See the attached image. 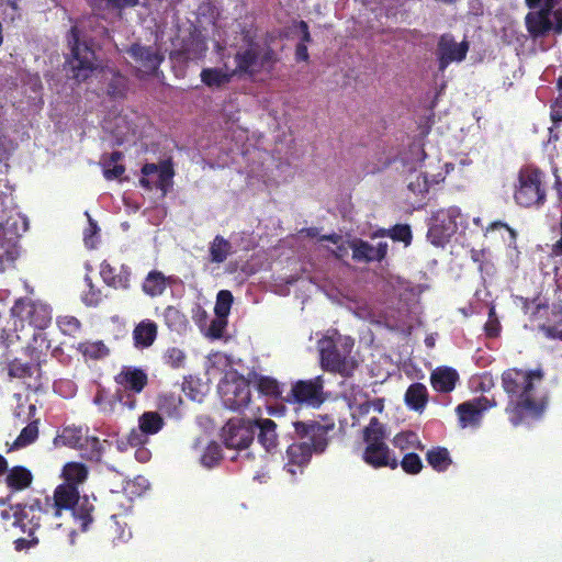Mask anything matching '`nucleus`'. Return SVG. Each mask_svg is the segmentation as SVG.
I'll return each instance as SVG.
<instances>
[{"label":"nucleus","mask_w":562,"mask_h":562,"mask_svg":"<svg viewBox=\"0 0 562 562\" xmlns=\"http://www.w3.org/2000/svg\"><path fill=\"white\" fill-rule=\"evenodd\" d=\"M551 318L548 323L538 326V330L550 340L562 341V304H552L550 308Z\"/></svg>","instance_id":"obj_28"},{"label":"nucleus","mask_w":562,"mask_h":562,"mask_svg":"<svg viewBox=\"0 0 562 562\" xmlns=\"http://www.w3.org/2000/svg\"><path fill=\"white\" fill-rule=\"evenodd\" d=\"M100 276L103 282L115 290H128L131 288L132 271L130 267L122 265L116 271L109 262L103 261L100 266Z\"/></svg>","instance_id":"obj_22"},{"label":"nucleus","mask_w":562,"mask_h":562,"mask_svg":"<svg viewBox=\"0 0 562 562\" xmlns=\"http://www.w3.org/2000/svg\"><path fill=\"white\" fill-rule=\"evenodd\" d=\"M128 79L119 71H111L106 83V94L113 100H122L126 97Z\"/></svg>","instance_id":"obj_37"},{"label":"nucleus","mask_w":562,"mask_h":562,"mask_svg":"<svg viewBox=\"0 0 562 562\" xmlns=\"http://www.w3.org/2000/svg\"><path fill=\"white\" fill-rule=\"evenodd\" d=\"M136 450H135V459L140 462V463H146L150 460V457H151V453L150 451L144 447V445L142 446H136Z\"/></svg>","instance_id":"obj_63"},{"label":"nucleus","mask_w":562,"mask_h":562,"mask_svg":"<svg viewBox=\"0 0 562 562\" xmlns=\"http://www.w3.org/2000/svg\"><path fill=\"white\" fill-rule=\"evenodd\" d=\"M38 437V426L37 422H32L27 426H25L18 438L13 441L8 451L16 450L24 448L31 443H33Z\"/></svg>","instance_id":"obj_41"},{"label":"nucleus","mask_w":562,"mask_h":562,"mask_svg":"<svg viewBox=\"0 0 562 562\" xmlns=\"http://www.w3.org/2000/svg\"><path fill=\"white\" fill-rule=\"evenodd\" d=\"M461 211L458 206L438 211L428 228V240L437 247H443L457 233L461 224Z\"/></svg>","instance_id":"obj_12"},{"label":"nucleus","mask_w":562,"mask_h":562,"mask_svg":"<svg viewBox=\"0 0 562 562\" xmlns=\"http://www.w3.org/2000/svg\"><path fill=\"white\" fill-rule=\"evenodd\" d=\"M82 459L99 462L103 454V443L95 436H86L81 442V448L77 449Z\"/></svg>","instance_id":"obj_36"},{"label":"nucleus","mask_w":562,"mask_h":562,"mask_svg":"<svg viewBox=\"0 0 562 562\" xmlns=\"http://www.w3.org/2000/svg\"><path fill=\"white\" fill-rule=\"evenodd\" d=\"M201 81L209 88H221L232 81L236 75L234 70L224 71L221 68H204L201 74Z\"/></svg>","instance_id":"obj_31"},{"label":"nucleus","mask_w":562,"mask_h":562,"mask_svg":"<svg viewBox=\"0 0 562 562\" xmlns=\"http://www.w3.org/2000/svg\"><path fill=\"white\" fill-rule=\"evenodd\" d=\"M87 291L83 292L81 300L86 306L95 307L103 301L102 291L97 288L89 276L85 277Z\"/></svg>","instance_id":"obj_46"},{"label":"nucleus","mask_w":562,"mask_h":562,"mask_svg":"<svg viewBox=\"0 0 562 562\" xmlns=\"http://www.w3.org/2000/svg\"><path fill=\"white\" fill-rule=\"evenodd\" d=\"M430 187V182L426 175L417 173L411 176L409 182L407 184V189L415 195H424L428 192Z\"/></svg>","instance_id":"obj_53"},{"label":"nucleus","mask_w":562,"mask_h":562,"mask_svg":"<svg viewBox=\"0 0 562 562\" xmlns=\"http://www.w3.org/2000/svg\"><path fill=\"white\" fill-rule=\"evenodd\" d=\"M250 384L252 383L257 392L265 397L280 398L282 396L281 384L279 381L270 375H263L256 371L248 372Z\"/></svg>","instance_id":"obj_25"},{"label":"nucleus","mask_w":562,"mask_h":562,"mask_svg":"<svg viewBox=\"0 0 562 562\" xmlns=\"http://www.w3.org/2000/svg\"><path fill=\"white\" fill-rule=\"evenodd\" d=\"M10 312L11 316L20 324L21 330H24V326L27 324L33 329V341L41 340V345L45 344L46 349L49 348V342L43 333L53 319V308L48 303L27 296L20 297L15 300Z\"/></svg>","instance_id":"obj_6"},{"label":"nucleus","mask_w":562,"mask_h":562,"mask_svg":"<svg viewBox=\"0 0 562 562\" xmlns=\"http://www.w3.org/2000/svg\"><path fill=\"white\" fill-rule=\"evenodd\" d=\"M143 177L139 179L142 188L151 191L154 188L159 189L165 195L170 186L175 171L170 161H162L159 165L146 162L142 169Z\"/></svg>","instance_id":"obj_16"},{"label":"nucleus","mask_w":562,"mask_h":562,"mask_svg":"<svg viewBox=\"0 0 562 562\" xmlns=\"http://www.w3.org/2000/svg\"><path fill=\"white\" fill-rule=\"evenodd\" d=\"M355 340L349 336H341L337 331L334 336H324L317 341L319 363L323 370L339 374L344 378L353 375L358 368L357 360L351 356Z\"/></svg>","instance_id":"obj_4"},{"label":"nucleus","mask_w":562,"mask_h":562,"mask_svg":"<svg viewBox=\"0 0 562 562\" xmlns=\"http://www.w3.org/2000/svg\"><path fill=\"white\" fill-rule=\"evenodd\" d=\"M496 406V402L485 396H479L463 402L456 407L459 425L461 428L477 427L481 424L483 413L488 408Z\"/></svg>","instance_id":"obj_18"},{"label":"nucleus","mask_w":562,"mask_h":562,"mask_svg":"<svg viewBox=\"0 0 562 562\" xmlns=\"http://www.w3.org/2000/svg\"><path fill=\"white\" fill-rule=\"evenodd\" d=\"M126 53L136 64L139 65V70L147 76L156 75L165 59L164 54L160 53L158 48L154 46H144L139 43L132 44L126 49Z\"/></svg>","instance_id":"obj_19"},{"label":"nucleus","mask_w":562,"mask_h":562,"mask_svg":"<svg viewBox=\"0 0 562 562\" xmlns=\"http://www.w3.org/2000/svg\"><path fill=\"white\" fill-rule=\"evenodd\" d=\"M136 394L137 393H133L132 391L120 389L115 392L114 400L122 406L134 409L137 405Z\"/></svg>","instance_id":"obj_57"},{"label":"nucleus","mask_w":562,"mask_h":562,"mask_svg":"<svg viewBox=\"0 0 562 562\" xmlns=\"http://www.w3.org/2000/svg\"><path fill=\"white\" fill-rule=\"evenodd\" d=\"M49 517L59 518L64 512H71L75 522L81 531H87L93 522L94 505L88 496H80L78 486L61 483L54 490L53 496L42 501Z\"/></svg>","instance_id":"obj_3"},{"label":"nucleus","mask_w":562,"mask_h":562,"mask_svg":"<svg viewBox=\"0 0 562 562\" xmlns=\"http://www.w3.org/2000/svg\"><path fill=\"white\" fill-rule=\"evenodd\" d=\"M67 42L71 52L69 64L72 76L79 82L85 81L95 69V53L87 42L80 41V31L77 25L68 31Z\"/></svg>","instance_id":"obj_11"},{"label":"nucleus","mask_w":562,"mask_h":562,"mask_svg":"<svg viewBox=\"0 0 562 562\" xmlns=\"http://www.w3.org/2000/svg\"><path fill=\"white\" fill-rule=\"evenodd\" d=\"M87 434L81 427L66 426L61 432L54 438L55 447L81 448V442Z\"/></svg>","instance_id":"obj_30"},{"label":"nucleus","mask_w":562,"mask_h":562,"mask_svg":"<svg viewBox=\"0 0 562 562\" xmlns=\"http://www.w3.org/2000/svg\"><path fill=\"white\" fill-rule=\"evenodd\" d=\"M459 381V373L451 367H438L430 374V383L435 391L450 393Z\"/></svg>","instance_id":"obj_24"},{"label":"nucleus","mask_w":562,"mask_h":562,"mask_svg":"<svg viewBox=\"0 0 562 562\" xmlns=\"http://www.w3.org/2000/svg\"><path fill=\"white\" fill-rule=\"evenodd\" d=\"M543 372L540 369H507L502 373V386L508 395L506 413L514 426L521 424L527 417L538 418L546 408L544 398L536 395V382H541Z\"/></svg>","instance_id":"obj_1"},{"label":"nucleus","mask_w":562,"mask_h":562,"mask_svg":"<svg viewBox=\"0 0 562 562\" xmlns=\"http://www.w3.org/2000/svg\"><path fill=\"white\" fill-rule=\"evenodd\" d=\"M10 510H13V526L19 527L29 537L34 536L44 517H49L40 498H34L26 504L19 503Z\"/></svg>","instance_id":"obj_14"},{"label":"nucleus","mask_w":562,"mask_h":562,"mask_svg":"<svg viewBox=\"0 0 562 562\" xmlns=\"http://www.w3.org/2000/svg\"><path fill=\"white\" fill-rule=\"evenodd\" d=\"M310 58L307 45L304 43H297L295 47V59L296 61H307Z\"/></svg>","instance_id":"obj_64"},{"label":"nucleus","mask_w":562,"mask_h":562,"mask_svg":"<svg viewBox=\"0 0 562 562\" xmlns=\"http://www.w3.org/2000/svg\"><path fill=\"white\" fill-rule=\"evenodd\" d=\"M222 459L223 454L220 443H217L216 441H211L206 446L203 454L201 456V463L205 468L211 469L218 465Z\"/></svg>","instance_id":"obj_45"},{"label":"nucleus","mask_w":562,"mask_h":562,"mask_svg":"<svg viewBox=\"0 0 562 562\" xmlns=\"http://www.w3.org/2000/svg\"><path fill=\"white\" fill-rule=\"evenodd\" d=\"M398 465L402 467L403 471L407 474H418L423 469V462L420 457L415 452L406 453Z\"/></svg>","instance_id":"obj_52"},{"label":"nucleus","mask_w":562,"mask_h":562,"mask_svg":"<svg viewBox=\"0 0 562 562\" xmlns=\"http://www.w3.org/2000/svg\"><path fill=\"white\" fill-rule=\"evenodd\" d=\"M550 117L555 125L562 123V98H557L550 105Z\"/></svg>","instance_id":"obj_59"},{"label":"nucleus","mask_w":562,"mask_h":562,"mask_svg":"<svg viewBox=\"0 0 562 562\" xmlns=\"http://www.w3.org/2000/svg\"><path fill=\"white\" fill-rule=\"evenodd\" d=\"M79 350L90 359H101L109 355V348L102 341L80 344Z\"/></svg>","instance_id":"obj_50"},{"label":"nucleus","mask_w":562,"mask_h":562,"mask_svg":"<svg viewBox=\"0 0 562 562\" xmlns=\"http://www.w3.org/2000/svg\"><path fill=\"white\" fill-rule=\"evenodd\" d=\"M256 425L250 419L232 418L222 429L224 443L229 449H246L255 438Z\"/></svg>","instance_id":"obj_15"},{"label":"nucleus","mask_w":562,"mask_h":562,"mask_svg":"<svg viewBox=\"0 0 562 562\" xmlns=\"http://www.w3.org/2000/svg\"><path fill=\"white\" fill-rule=\"evenodd\" d=\"M324 423L317 420H299L293 423L295 436L302 440L291 443L286 449L285 469L295 474L294 467L306 465L313 453H323L329 442L328 434L334 430L335 422L325 416Z\"/></svg>","instance_id":"obj_2"},{"label":"nucleus","mask_w":562,"mask_h":562,"mask_svg":"<svg viewBox=\"0 0 562 562\" xmlns=\"http://www.w3.org/2000/svg\"><path fill=\"white\" fill-rule=\"evenodd\" d=\"M471 259L477 263L479 270L482 273L491 274L493 273L494 266L488 259V256L485 250H477L472 249L471 250Z\"/></svg>","instance_id":"obj_55"},{"label":"nucleus","mask_w":562,"mask_h":562,"mask_svg":"<svg viewBox=\"0 0 562 562\" xmlns=\"http://www.w3.org/2000/svg\"><path fill=\"white\" fill-rule=\"evenodd\" d=\"M114 380L122 390L132 391L133 393H140L148 384L146 372L134 367H123Z\"/></svg>","instance_id":"obj_23"},{"label":"nucleus","mask_w":562,"mask_h":562,"mask_svg":"<svg viewBox=\"0 0 562 562\" xmlns=\"http://www.w3.org/2000/svg\"><path fill=\"white\" fill-rule=\"evenodd\" d=\"M233 303V294L228 290H221L216 296L215 314L218 318L226 317L229 314Z\"/></svg>","instance_id":"obj_51"},{"label":"nucleus","mask_w":562,"mask_h":562,"mask_svg":"<svg viewBox=\"0 0 562 562\" xmlns=\"http://www.w3.org/2000/svg\"><path fill=\"white\" fill-rule=\"evenodd\" d=\"M324 384L323 375L310 380H299L292 384L291 391L283 400L290 404L317 408L326 401Z\"/></svg>","instance_id":"obj_13"},{"label":"nucleus","mask_w":562,"mask_h":562,"mask_svg":"<svg viewBox=\"0 0 562 562\" xmlns=\"http://www.w3.org/2000/svg\"><path fill=\"white\" fill-rule=\"evenodd\" d=\"M225 323L221 319H213L209 326V336L212 338H221L224 331Z\"/></svg>","instance_id":"obj_61"},{"label":"nucleus","mask_w":562,"mask_h":562,"mask_svg":"<svg viewBox=\"0 0 562 562\" xmlns=\"http://www.w3.org/2000/svg\"><path fill=\"white\" fill-rule=\"evenodd\" d=\"M406 404L414 411H422L428 402V391L423 383H413L405 393Z\"/></svg>","instance_id":"obj_35"},{"label":"nucleus","mask_w":562,"mask_h":562,"mask_svg":"<svg viewBox=\"0 0 562 562\" xmlns=\"http://www.w3.org/2000/svg\"><path fill=\"white\" fill-rule=\"evenodd\" d=\"M352 249V258L359 262H372V261H382L389 250V245L386 241H380L376 246H372L370 243L356 239L351 244Z\"/></svg>","instance_id":"obj_21"},{"label":"nucleus","mask_w":562,"mask_h":562,"mask_svg":"<svg viewBox=\"0 0 562 562\" xmlns=\"http://www.w3.org/2000/svg\"><path fill=\"white\" fill-rule=\"evenodd\" d=\"M125 172V167L123 165H114L112 168L110 165L104 162L103 176L106 180L119 179Z\"/></svg>","instance_id":"obj_58"},{"label":"nucleus","mask_w":562,"mask_h":562,"mask_svg":"<svg viewBox=\"0 0 562 562\" xmlns=\"http://www.w3.org/2000/svg\"><path fill=\"white\" fill-rule=\"evenodd\" d=\"M158 326L151 319H143L133 330L134 345L137 348H148L156 340Z\"/></svg>","instance_id":"obj_29"},{"label":"nucleus","mask_w":562,"mask_h":562,"mask_svg":"<svg viewBox=\"0 0 562 562\" xmlns=\"http://www.w3.org/2000/svg\"><path fill=\"white\" fill-rule=\"evenodd\" d=\"M295 26L299 29L301 33V41L299 43H304L305 45H307V43L312 41L308 24L305 21L301 20L296 23Z\"/></svg>","instance_id":"obj_62"},{"label":"nucleus","mask_w":562,"mask_h":562,"mask_svg":"<svg viewBox=\"0 0 562 562\" xmlns=\"http://www.w3.org/2000/svg\"><path fill=\"white\" fill-rule=\"evenodd\" d=\"M256 425L258 432V441L265 447L266 450H270L277 446V424L269 418L259 419L252 422Z\"/></svg>","instance_id":"obj_33"},{"label":"nucleus","mask_w":562,"mask_h":562,"mask_svg":"<svg viewBox=\"0 0 562 562\" xmlns=\"http://www.w3.org/2000/svg\"><path fill=\"white\" fill-rule=\"evenodd\" d=\"M244 44L239 46L234 55L236 77L255 78L257 75L273 70L279 58L274 49L267 44L257 42L249 34L243 37Z\"/></svg>","instance_id":"obj_5"},{"label":"nucleus","mask_w":562,"mask_h":562,"mask_svg":"<svg viewBox=\"0 0 562 562\" xmlns=\"http://www.w3.org/2000/svg\"><path fill=\"white\" fill-rule=\"evenodd\" d=\"M172 282V277H166L159 270H151L145 277L142 283V290L146 295L157 297L162 295L167 286Z\"/></svg>","instance_id":"obj_26"},{"label":"nucleus","mask_w":562,"mask_h":562,"mask_svg":"<svg viewBox=\"0 0 562 562\" xmlns=\"http://www.w3.org/2000/svg\"><path fill=\"white\" fill-rule=\"evenodd\" d=\"M165 426V420L157 412H145L138 418V429H132L127 435L131 447L147 442V437L158 434Z\"/></svg>","instance_id":"obj_20"},{"label":"nucleus","mask_w":562,"mask_h":562,"mask_svg":"<svg viewBox=\"0 0 562 562\" xmlns=\"http://www.w3.org/2000/svg\"><path fill=\"white\" fill-rule=\"evenodd\" d=\"M426 460L429 465L438 472L446 471L452 463L448 449L443 447H436L428 450Z\"/></svg>","instance_id":"obj_38"},{"label":"nucleus","mask_w":562,"mask_h":562,"mask_svg":"<svg viewBox=\"0 0 562 562\" xmlns=\"http://www.w3.org/2000/svg\"><path fill=\"white\" fill-rule=\"evenodd\" d=\"M181 404L182 397L179 393L166 392L158 397L159 409L166 412L169 415L178 413Z\"/></svg>","instance_id":"obj_44"},{"label":"nucleus","mask_w":562,"mask_h":562,"mask_svg":"<svg viewBox=\"0 0 562 562\" xmlns=\"http://www.w3.org/2000/svg\"><path fill=\"white\" fill-rule=\"evenodd\" d=\"M387 236H390L395 241H402L405 245H409L412 243V229L407 224H396L391 229L387 231Z\"/></svg>","instance_id":"obj_54"},{"label":"nucleus","mask_w":562,"mask_h":562,"mask_svg":"<svg viewBox=\"0 0 562 562\" xmlns=\"http://www.w3.org/2000/svg\"><path fill=\"white\" fill-rule=\"evenodd\" d=\"M7 367L8 375L12 379H26L33 375V368L31 363L22 362L18 358L9 361Z\"/></svg>","instance_id":"obj_47"},{"label":"nucleus","mask_w":562,"mask_h":562,"mask_svg":"<svg viewBox=\"0 0 562 562\" xmlns=\"http://www.w3.org/2000/svg\"><path fill=\"white\" fill-rule=\"evenodd\" d=\"M514 199L522 207H541L547 201L544 173L532 166L522 167L518 172Z\"/></svg>","instance_id":"obj_8"},{"label":"nucleus","mask_w":562,"mask_h":562,"mask_svg":"<svg viewBox=\"0 0 562 562\" xmlns=\"http://www.w3.org/2000/svg\"><path fill=\"white\" fill-rule=\"evenodd\" d=\"M387 438L385 426L379 418L372 417L369 425L363 429V441L366 448L362 460L373 469L390 468L397 469L398 460L392 453L385 440Z\"/></svg>","instance_id":"obj_7"},{"label":"nucleus","mask_w":562,"mask_h":562,"mask_svg":"<svg viewBox=\"0 0 562 562\" xmlns=\"http://www.w3.org/2000/svg\"><path fill=\"white\" fill-rule=\"evenodd\" d=\"M501 323L496 316L495 307L492 306L488 311V319L484 326V330L487 337L495 338L501 333Z\"/></svg>","instance_id":"obj_56"},{"label":"nucleus","mask_w":562,"mask_h":562,"mask_svg":"<svg viewBox=\"0 0 562 562\" xmlns=\"http://www.w3.org/2000/svg\"><path fill=\"white\" fill-rule=\"evenodd\" d=\"M162 359L164 363L172 369H181L184 368L187 356L182 349L170 347L165 351Z\"/></svg>","instance_id":"obj_48"},{"label":"nucleus","mask_w":562,"mask_h":562,"mask_svg":"<svg viewBox=\"0 0 562 562\" xmlns=\"http://www.w3.org/2000/svg\"><path fill=\"white\" fill-rule=\"evenodd\" d=\"M557 0L547 1L525 16V25L532 38L546 36L550 31L562 34V8L554 9Z\"/></svg>","instance_id":"obj_10"},{"label":"nucleus","mask_w":562,"mask_h":562,"mask_svg":"<svg viewBox=\"0 0 562 562\" xmlns=\"http://www.w3.org/2000/svg\"><path fill=\"white\" fill-rule=\"evenodd\" d=\"M4 235V228L0 225V272L11 266L19 255L15 240Z\"/></svg>","instance_id":"obj_34"},{"label":"nucleus","mask_w":562,"mask_h":562,"mask_svg":"<svg viewBox=\"0 0 562 562\" xmlns=\"http://www.w3.org/2000/svg\"><path fill=\"white\" fill-rule=\"evenodd\" d=\"M392 443L401 451H405L409 448H416L420 450L424 449V446L419 441L417 434L412 430L398 432L393 438Z\"/></svg>","instance_id":"obj_42"},{"label":"nucleus","mask_w":562,"mask_h":562,"mask_svg":"<svg viewBox=\"0 0 562 562\" xmlns=\"http://www.w3.org/2000/svg\"><path fill=\"white\" fill-rule=\"evenodd\" d=\"M5 485L11 492H21L31 486L33 482L32 472L23 465L8 468Z\"/></svg>","instance_id":"obj_27"},{"label":"nucleus","mask_w":562,"mask_h":562,"mask_svg":"<svg viewBox=\"0 0 562 562\" xmlns=\"http://www.w3.org/2000/svg\"><path fill=\"white\" fill-rule=\"evenodd\" d=\"M233 252V245L222 235H216L209 246V260L212 263H223Z\"/></svg>","instance_id":"obj_32"},{"label":"nucleus","mask_w":562,"mask_h":562,"mask_svg":"<svg viewBox=\"0 0 562 562\" xmlns=\"http://www.w3.org/2000/svg\"><path fill=\"white\" fill-rule=\"evenodd\" d=\"M106 4L113 9L124 10L135 8L139 4V0H104Z\"/></svg>","instance_id":"obj_60"},{"label":"nucleus","mask_w":562,"mask_h":562,"mask_svg":"<svg viewBox=\"0 0 562 562\" xmlns=\"http://www.w3.org/2000/svg\"><path fill=\"white\" fill-rule=\"evenodd\" d=\"M218 394L225 408L244 413L251 403L250 380L237 370L228 371L218 383Z\"/></svg>","instance_id":"obj_9"},{"label":"nucleus","mask_w":562,"mask_h":562,"mask_svg":"<svg viewBox=\"0 0 562 562\" xmlns=\"http://www.w3.org/2000/svg\"><path fill=\"white\" fill-rule=\"evenodd\" d=\"M13 328H2L0 333V346L5 350H9L16 342L21 341L26 335H23L24 330H21V326L18 321L14 319Z\"/></svg>","instance_id":"obj_43"},{"label":"nucleus","mask_w":562,"mask_h":562,"mask_svg":"<svg viewBox=\"0 0 562 562\" xmlns=\"http://www.w3.org/2000/svg\"><path fill=\"white\" fill-rule=\"evenodd\" d=\"M63 476L65 479L64 483H69L75 486H78L80 483H83L88 476V469L85 464L79 462H68L64 465Z\"/></svg>","instance_id":"obj_40"},{"label":"nucleus","mask_w":562,"mask_h":562,"mask_svg":"<svg viewBox=\"0 0 562 562\" xmlns=\"http://www.w3.org/2000/svg\"><path fill=\"white\" fill-rule=\"evenodd\" d=\"M165 325L172 331L181 333L187 329L188 319L177 307L169 305L162 313Z\"/></svg>","instance_id":"obj_39"},{"label":"nucleus","mask_w":562,"mask_h":562,"mask_svg":"<svg viewBox=\"0 0 562 562\" xmlns=\"http://www.w3.org/2000/svg\"><path fill=\"white\" fill-rule=\"evenodd\" d=\"M469 50V43L462 41L457 43L454 36L450 33H445L439 37L437 45V59L438 68L445 71L446 68L453 61H462L465 59Z\"/></svg>","instance_id":"obj_17"},{"label":"nucleus","mask_w":562,"mask_h":562,"mask_svg":"<svg viewBox=\"0 0 562 562\" xmlns=\"http://www.w3.org/2000/svg\"><path fill=\"white\" fill-rule=\"evenodd\" d=\"M57 326L64 335L75 337L81 329L80 321L71 315L58 316Z\"/></svg>","instance_id":"obj_49"}]
</instances>
